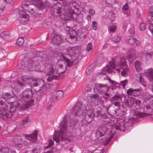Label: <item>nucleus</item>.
Masks as SVG:
<instances>
[{
  "label": "nucleus",
  "instance_id": "obj_1",
  "mask_svg": "<svg viewBox=\"0 0 153 153\" xmlns=\"http://www.w3.org/2000/svg\"><path fill=\"white\" fill-rule=\"evenodd\" d=\"M80 48L78 46L68 48L67 54H61L64 60H59L56 65H53L48 73V75H51L55 73H57L58 70L62 69V71L60 72H64L66 70L67 65L71 66L74 61L78 58L80 55Z\"/></svg>",
  "mask_w": 153,
  "mask_h": 153
},
{
  "label": "nucleus",
  "instance_id": "obj_2",
  "mask_svg": "<svg viewBox=\"0 0 153 153\" xmlns=\"http://www.w3.org/2000/svg\"><path fill=\"white\" fill-rule=\"evenodd\" d=\"M3 98L8 103L7 104L4 101H0V108L2 111V117L6 120L12 117L19 106V104L17 102H13L12 101L14 98L8 93H6L3 94Z\"/></svg>",
  "mask_w": 153,
  "mask_h": 153
},
{
  "label": "nucleus",
  "instance_id": "obj_3",
  "mask_svg": "<svg viewBox=\"0 0 153 153\" xmlns=\"http://www.w3.org/2000/svg\"><path fill=\"white\" fill-rule=\"evenodd\" d=\"M75 3L70 4L69 7H66L65 10L61 9V4L58 3L53 7V15L59 16L64 20H69L76 19L78 15L75 13Z\"/></svg>",
  "mask_w": 153,
  "mask_h": 153
},
{
  "label": "nucleus",
  "instance_id": "obj_4",
  "mask_svg": "<svg viewBox=\"0 0 153 153\" xmlns=\"http://www.w3.org/2000/svg\"><path fill=\"white\" fill-rule=\"evenodd\" d=\"M114 69L117 72H120L122 70L121 75L126 76L127 74L128 70V66L124 57L122 56L120 57L119 62L115 64L113 62H111L104 68L101 74H105L107 72L110 73Z\"/></svg>",
  "mask_w": 153,
  "mask_h": 153
},
{
  "label": "nucleus",
  "instance_id": "obj_5",
  "mask_svg": "<svg viewBox=\"0 0 153 153\" xmlns=\"http://www.w3.org/2000/svg\"><path fill=\"white\" fill-rule=\"evenodd\" d=\"M73 114L79 116L84 113H86L85 117L86 122L89 123L92 120L94 115V110L91 106H85L80 103H77L73 108L72 111Z\"/></svg>",
  "mask_w": 153,
  "mask_h": 153
},
{
  "label": "nucleus",
  "instance_id": "obj_6",
  "mask_svg": "<svg viewBox=\"0 0 153 153\" xmlns=\"http://www.w3.org/2000/svg\"><path fill=\"white\" fill-rule=\"evenodd\" d=\"M68 118L65 117L60 124V132L58 135L55 131L53 136V139L57 143L59 142L61 140H65L67 137V134L66 132L67 126L71 127L76 123L75 122L72 121L71 122L67 123Z\"/></svg>",
  "mask_w": 153,
  "mask_h": 153
},
{
  "label": "nucleus",
  "instance_id": "obj_7",
  "mask_svg": "<svg viewBox=\"0 0 153 153\" xmlns=\"http://www.w3.org/2000/svg\"><path fill=\"white\" fill-rule=\"evenodd\" d=\"M29 1L31 2L33 4L29 5L27 4L24 6V8L25 10L30 13L33 16H37L36 13L33 11L35 7L41 10H42L45 7V5L40 1L29 0Z\"/></svg>",
  "mask_w": 153,
  "mask_h": 153
},
{
  "label": "nucleus",
  "instance_id": "obj_8",
  "mask_svg": "<svg viewBox=\"0 0 153 153\" xmlns=\"http://www.w3.org/2000/svg\"><path fill=\"white\" fill-rule=\"evenodd\" d=\"M119 123V121H117L116 118H112L110 121L108 122V123L109 125L113 127V128H112L111 131L110 132V135H109V136L104 141L103 143L104 145H105L108 143L113 137L115 132L116 128H117L115 126H117L119 128V127L120 126V125H118Z\"/></svg>",
  "mask_w": 153,
  "mask_h": 153
},
{
  "label": "nucleus",
  "instance_id": "obj_9",
  "mask_svg": "<svg viewBox=\"0 0 153 153\" xmlns=\"http://www.w3.org/2000/svg\"><path fill=\"white\" fill-rule=\"evenodd\" d=\"M32 94L31 91H24L22 93V97L21 101H23V104L25 106L26 108L30 106L33 102V100H31L27 101L28 99Z\"/></svg>",
  "mask_w": 153,
  "mask_h": 153
},
{
  "label": "nucleus",
  "instance_id": "obj_10",
  "mask_svg": "<svg viewBox=\"0 0 153 153\" xmlns=\"http://www.w3.org/2000/svg\"><path fill=\"white\" fill-rule=\"evenodd\" d=\"M22 138L19 135H18L14 137V141L15 144L19 148H21L22 146H24L25 145L27 144V143L26 142H23L22 140Z\"/></svg>",
  "mask_w": 153,
  "mask_h": 153
},
{
  "label": "nucleus",
  "instance_id": "obj_11",
  "mask_svg": "<svg viewBox=\"0 0 153 153\" xmlns=\"http://www.w3.org/2000/svg\"><path fill=\"white\" fill-rule=\"evenodd\" d=\"M141 90L140 89H133L130 88L127 90V93L129 95H132L135 97H137L140 95Z\"/></svg>",
  "mask_w": 153,
  "mask_h": 153
},
{
  "label": "nucleus",
  "instance_id": "obj_12",
  "mask_svg": "<svg viewBox=\"0 0 153 153\" xmlns=\"http://www.w3.org/2000/svg\"><path fill=\"white\" fill-rule=\"evenodd\" d=\"M28 81L29 82H31V84L32 85L34 86H39V87H40L43 86L44 85V82L41 79H29Z\"/></svg>",
  "mask_w": 153,
  "mask_h": 153
},
{
  "label": "nucleus",
  "instance_id": "obj_13",
  "mask_svg": "<svg viewBox=\"0 0 153 153\" xmlns=\"http://www.w3.org/2000/svg\"><path fill=\"white\" fill-rule=\"evenodd\" d=\"M63 92L61 91L54 92L52 96L53 100L54 101H57L61 98L63 96Z\"/></svg>",
  "mask_w": 153,
  "mask_h": 153
},
{
  "label": "nucleus",
  "instance_id": "obj_14",
  "mask_svg": "<svg viewBox=\"0 0 153 153\" xmlns=\"http://www.w3.org/2000/svg\"><path fill=\"white\" fill-rule=\"evenodd\" d=\"M19 16L21 18L22 21L23 22H27L29 19V16L26 12L23 10H20L19 13Z\"/></svg>",
  "mask_w": 153,
  "mask_h": 153
},
{
  "label": "nucleus",
  "instance_id": "obj_15",
  "mask_svg": "<svg viewBox=\"0 0 153 153\" xmlns=\"http://www.w3.org/2000/svg\"><path fill=\"white\" fill-rule=\"evenodd\" d=\"M78 36V34L74 30H71L70 31L68 34V36L69 38V40L68 41L69 42H72L71 40H73V41H76Z\"/></svg>",
  "mask_w": 153,
  "mask_h": 153
},
{
  "label": "nucleus",
  "instance_id": "obj_16",
  "mask_svg": "<svg viewBox=\"0 0 153 153\" xmlns=\"http://www.w3.org/2000/svg\"><path fill=\"white\" fill-rule=\"evenodd\" d=\"M62 39L61 36L58 35H55L52 39V43L56 45L61 44L62 42Z\"/></svg>",
  "mask_w": 153,
  "mask_h": 153
},
{
  "label": "nucleus",
  "instance_id": "obj_17",
  "mask_svg": "<svg viewBox=\"0 0 153 153\" xmlns=\"http://www.w3.org/2000/svg\"><path fill=\"white\" fill-rule=\"evenodd\" d=\"M25 137L26 139L28 140L31 142H34L35 141L36 139L37 133L36 132H34L32 134L25 135Z\"/></svg>",
  "mask_w": 153,
  "mask_h": 153
},
{
  "label": "nucleus",
  "instance_id": "obj_18",
  "mask_svg": "<svg viewBox=\"0 0 153 153\" xmlns=\"http://www.w3.org/2000/svg\"><path fill=\"white\" fill-rule=\"evenodd\" d=\"M125 102L127 105L131 106L134 102V99L132 97H126L125 99Z\"/></svg>",
  "mask_w": 153,
  "mask_h": 153
},
{
  "label": "nucleus",
  "instance_id": "obj_19",
  "mask_svg": "<svg viewBox=\"0 0 153 153\" xmlns=\"http://www.w3.org/2000/svg\"><path fill=\"white\" fill-rule=\"evenodd\" d=\"M149 15L151 18L149 20V23L150 25L149 26V29L153 36V10L150 11L149 13Z\"/></svg>",
  "mask_w": 153,
  "mask_h": 153
},
{
  "label": "nucleus",
  "instance_id": "obj_20",
  "mask_svg": "<svg viewBox=\"0 0 153 153\" xmlns=\"http://www.w3.org/2000/svg\"><path fill=\"white\" fill-rule=\"evenodd\" d=\"M144 74L149 76V79L150 81H153V69H147L144 73Z\"/></svg>",
  "mask_w": 153,
  "mask_h": 153
},
{
  "label": "nucleus",
  "instance_id": "obj_21",
  "mask_svg": "<svg viewBox=\"0 0 153 153\" xmlns=\"http://www.w3.org/2000/svg\"><path fill=\"white\" fill-rule=\"evenodd\" d=\"M108 89V87L106 85L100 84L98 86V90L102 92H105L107 91Z\"/></svg>",
  "mask_w": 153,
  "mask_h": 153
},
{
  "label": "nucleus",
  "instance_id": "obj_22",
  "mask_svg": "<svg viewBox=\"0 0 153 153\" xmlns=\"http://www.w3.org/2000/svg\"><path fill=\"white\" fill-rule=\"evenodd\" d=\"M0 35L1 37L4 40H7L10 38V34L7 32H1Z\"/></svg>",
  "mask_w": 153,
  "mask_h": 153
},
{
  "label": "nucleus",
  "instance_id": "obj_23",
  "mask_svg": "<svg viewBox=\"0 0 153 153\" xmlns=\"http://www.w3.org/2000/svg\"><path fill=\"white\" fill-rule=\"evenodd\" d=\"M135 39L130 36H127L126 38V41L131 45H133L134 43Z\"/></svg>",
  "mask_w": 153,
  "mask_h": 153
},
{
  "label": "nucleus",
  "instance_id": "obj_24",
  "mask_svg": "<svg viewBox=\"0 0 153 153\" xmlns=\"http://www.w3.org/2000/svg\"><path fill=\"white\" fill-rule=\"evenodd\" d=\"M134 67L137 71L138 72L140 71L142 69L140 63L138 61H137L135 62Z\"/></svg>",
  "mask_w": 153,
  "mask_h": 153
},
{
  "label": "nucleus",
  "instance_id": "obj_25",
  "mask_svg": "<svg viewBox=\"0 0 153 153\" xmlns=\"http://www.w3.org/2000/svg\"><path fill=\"white\" fill-rule=\"evenodd\" d=\"M108 80L110 83L112 85L111 87L112 89H114L116 87H118L119 86L120 84L117 82L113 81L110 79H109Z\"/></svg>",
  "mask_w": 153,
  "mask_h": 153
},
{
  "label": "nucleus",
  "instance_id": "obj_26",
  "mask_svg": "<svg viewBox=\"0 0 153 153\" xmlns=\"http://www.w3.org/2000/svg\"><path fill=\"white\" fill-rule=\"evenodd\" d=\"M139 81L144 86H146L147 85V84L145 80L142 77L141 75H140Z\"/></svg>",
  "mask_w": 153,
  "mask_h": 153
},
{
  "label": "nucleus",
  "instance_id": "obj_27",
  "mask_svg": "<svg viewBox=\"0 0 153 153\" xmlns=\"http://www.w3.org/2000/svg\"><path fill=\"white\" fill-rule=\"evenodd\" d=\"M24 40L22 38H19L17 41V44L19 46L22 45L24 43Z\"/></svg>",
  "mask_w": 153,
  "mask_h": 153
},
{
  "label": "nucleus",
  "instance_id": "obj_28",
  "mask_svg": "<svg viewBox=\"0 0 153 153\" xmlns=\"http://www.w3.org/2000/svg\"><path fill=\"white\" fill-rule=\"evenodd\" d=\"M117 29V26L114 25L111 26L108 28V30L109 32L114 33L115 32Z\"/></svg>",
  "mask_w": 153,
  "mask_h": 153
},
{
  "label": "nucleus",
  "instance_id": "obj_29",
  "mask_svg": "<svg viewBox=\"0 0 153 153\" xmlns=\"http://www.w3.org/2000/svg\"><path fill=\"white\" fill-rule=\"evenodd\" d=\"M101 129H100V130L98 129H97L96 132V136L97 137H100L104 135V134L102 133V132L101 131Z\"/></svg>",
  "mask_w": 153,
  "mask_h": 153
},
{
  "label": "nucleus",
  "instance_id": "obj_30",
  "mask_svg": "<svg viewBox=\"0 0 153 153\" xmlns=\"http://www.w3.org/2000/svg\"><path fill=\"white\" fill-rule=\"evenodd\" d=\"M148 114L145 113L143 112H138L136 114V116L140 117H143L146 116L148 115Z\"/></svg>",
  "mask_w": 153,
  "mask_h": 153
},
{
  "label": "nucleus",
  "instance_id": "obj_31",
  "mask_svg": "<svg viewBox=\"0 0 153 153\" xmlns=\"http://www.w3.org/2000/svg\"><path fill=\"white\" fill-rule=\"evenodd\" d=\"M98 129L99 130H100V129H101V130L100 131H101L102 132V133H103L104 134L106 131L107 128L106 126H102L99 128Z\"/></svg>",
  "mask_w": 153,
  "mask_h": 153
},
{
  "label": "nucleus",
  "instance_id": "obj_32",
  "mask_svg": "<svg viewBox=\"0 0 153 153\" xmlns=\"http://www.w3.org/2000/svg\"><path fill=\"white\" fill-rule=\"evenodd\" d=\"M92 28L93 29L96 30L97 29V25L96 21H93L92 23Z\"/></svg>",
  "mask_w": 153,
  "mask_h": 153
},
{
  "label": "nucleus",
  "instance_id": "obj_33",
  "mask_svg": "<svg viewBox=\"0 0 153 153\" xmlns=\"http://www.w3.org/2000/svg\"><path fill=\"white\" fill-rule=\"evenodd\" d=\"M139 29L141 30H144L145 28V24L144 23H140L139 25Z\"/></svg>",
  "mask_w": 153,
  "mask_h": 153
},
{
  "label": "nucleus",
  "instance_id": "obj_34",
  "mask_svg": "<svg viewBox=\"0 0 153 153\" xmlns=\"http://www.w3.org/2000/svg\"><path fill=\"white\" fill-rule=\"evenodd\" d=\"M92 45L91 43H89L87 45L86 49L88 51L92 52L93 51Z\"/></svg>",
  "mask_w": 153,
  "mask_h": 153
},
{
  "label": "nucleus",
  "instance_id": "obj_35",
  "mask_svg": "<svg viewBox=\"0 0 153 153\" xmlns=\"http://www.w3.org/2000/svg\"><path fill=\"white\" fill-rule=\"evenodd\" d=\"M54 142L53 140H49V144L47 146H46L45 147V149H48L49 148L51 147L52 146Z\"/></svg>",
  "mask_w": 153,
  "mask_h": 153
},
{
  "label": "nucleus",
  "instance_id": "obj_36",
  "mask_svg": "<svg viewBox=\"0 0 153 153\" xmlns=\"http://www.w3.org/2000/svg\"><path fill=\"white\" fill-rule=\"evenodd\" d=\"M28 68L29 69V70L30 71L36 70V71H39V70L38 69V68H37V66L35 65L32 66L31 67L29 65Z\"/></svg>",
  "mask_w": 153,
  "mask_h": 153
},
{
  "label": "nucleus",
  "instance_id": "obj_37",
  "mask_svg": "<svg viewBox=\"0 0 153 153\" xmlns=\"http://www.w3.org/2000/svg\"><path fill=\"white\" fill-rule=\"evenodd\" d=\"M121 39V37L119 36H114L113 39L114 41L115 42H119L120 41Z\"/></svg>",
  "mask_w": 153,
  "mask_h": 153
},
{
  "label": "nucleus",
  "instance_id": "obj_38",
  "mask_svg": "<svg viewBox=\"0 0 153 153\" xmlns=\"http://www.w3.org/2000/svg\"><path fill=\"white\" fill-rule=\"evenodd\" d=\"M58 76H49L47 78V80L48 82H51L53 79H57Z\"/></svg>",
  "mask_w": 153,
  "mask_h": 153
},
{
  "label": "nucleus",
  "instance_id": "obj_39",
  "mask_svg": "<svg viewBox=\"0 0 153 153\" xmlns=\"http://www.w3.org/2000/svg\"><path fill=\"white\" fill-rule=\"evenodd\" d=\"M133 54L131 53H127V58L128 60H129L130 59H131L132 58H133Z\"/></svg>",
  "mask_w": 153,
  "mask_h": 153
},
{
  "label": "nucleus",
  "instance_id": "obj_40",
  "mask_svg": "<svg viewBox=\"0 0 153 153\" xmlns=\"http://www.w3.org/2000/svg\"><path fill=\"white\" fill-rule=\"evenodd\" d=\"M128 83V81L127 80H125L124 81H122L121 82V85L123 86L124 88H125V85Z\"/></svg>",
  "mask_w": 153,
  "mask_h": 153
},
{
  "label": "nucleus",
  "instance_id": "obj_41",
  "mask_svg": "<svg viewBox=\"0 0 153 153\" xmlns=\"http://www.w3.org/2000/svg\"><path fill=\"white\" fill-rule=\"evenodd\" d=\"M99 97V95L97 94H95L94 95H92L90 97L91 99H97Z\"/></svg>",
  "mask_w": 153,
  "mask_h": 153
},
{
  "label": "nucleus",
  "instance_id": "obj_42",
  "mask_svg": "<svg viewBox=\"0 0 153 153\" xmlns=\"http://www.w3.org/2000/svg\"><path fill=\"white\" fill-rule=\"evenodd\" d=\"M89 13L90 15L93 16L95 13V11L93 9H90L89 10Z\"/></svg>",
  "mask_w": 153,
  "mask_h": 153
},
{
  "label": "nucleus",
  "instance_id": "obj_43",
  "mask_svg": "<svg viewBox=\"0 0 153 153\" xmlns=\"http://www.w3.org/2000/svg\"><path fill=\"white\" fill-rule=\"evenodd\" d=\"M129 31L131 34H133L134 33L135 31L134 28L133 27L131 26L129 30Z\"/></svg>",
  "mask_w": 153,
  "mask_h": 153
},
{
  "label": "nucleus",
  "instance_id": "obj_44",
  "mask_svg": "<svg viewBox=\"0 0 153 153\" xmlns=\"http://www.w3.org/2000/svg\"><path fill=\"white\" fill-rule=\"evenodd\" d=\"M152 53L150 52H146L145 53L146 58H150L152 55Z\"/></svg>",
  "mask_w": 153,
  "mask_h": 153
},
{
  "label": "nucleus",
  "instance_id": "obj_45",
  "mask_svg": "<svg viewBox=\"0 0 153 153\" xmlns=\"http://www.w3.org/2000/svg\"><path fill=\"white\" fill-rule=\"evenodd\" d=\"M28 117H27L25 118L22 121V125H24L28 121Z\"/></svg>",
  "mask_w": 153,
  "mask_h": 153
},
{
  "label": "nucleus",
  "instance_id": "obj_46",
  "mask_svg": "<svg viewBox=\"0 0 153 153\" xmlns=\"http://www.w3.org/2000/svg\"><path fill=\"white\" fill-rule=\"evenodd\" d=\"M129 25V24L128 22H124L123 24V29L124 30H126L127 29V27Z\"/></svg>",
  "mask_w": 153,
  "mask_h": 153
},
{
  "label": "nucleus",
  "instance_id": "obj_47",
  "mask_svg": "<svg viewBox=\"0 0 153 153\" xmlns=\"http://www.w3.org/2000/svg\"><path fill=\"white\" fill-rule=\"evenodd\" d=\"M86 73L87 74L89 75L91 73V71L90 68H88L86 70Z\"/></svg>",
  "mask_w": 153,
  "mask_h": 153
},
{
  "label": "nucleus",
  "instance_id": "obj_48",
  "mask_svg": "<svg viewBox=\"0 0 153 153\" xmlns=\"http://www.w3.org/2000/svg\"><path fill=\"white\" fill-rule=\"evenodd\" d=\"M134 43L136 44V45L137 46H139L140 45V42L135 39L134 40Z\"/></svg>",
  "mask_w": 153,
  "mask_h": 153
},
{
  "label": "nucleus",
  "instance_id": "obj_49",
  "mask_svg": "<svg viewBox=\"0 0 153 153\" xmlns=\"http://www.w3.org/2000/svg\"><path fill=\"white\" fill-rule=\"evenodd\" d=\"M134 102L135 104L138 105H140V104L141 102L140 101L138 100H135L134 99Z\"/></svg>",
  "mask_w": 153,
  "mask_h": 153
},
{
  "label": "nucleus",
  "instance_id": "obj_50",
  "mask_svg": "<svg viewBox=\"0 0 153 153\" xmlns=\"http://www.w3.org/2000/svg\"><path fill=\"white\" fill-rule=\"evenodd\" d=\"M128 9V5L127 4H125L123 7V9L125 10H126Z\"/></svg>",
  "mask_w": 153,
  "mask_h": 153
},
{
  "label": "nucleus",
  "instance_id": "obj_51",
  "mask_svg": "<svg viewBox=\"0 0 153 153\" xmlns=\"http://www.w3.org/2000/svg\"><path fill=\"white\" fill-rule=\"evenodd\" d=\"M39 151L36 149L33 150V153H39Z\"/></svg>",
  "mask_w": 153,
  "mask_h": 153
},
{
  "label": "nucleus",
  "instance_id": "obj_52",
  "mask_svg": "<svg viewBox=\"0 0 153 153\" xmlns=\"http://www.w3.org/2000/svg\"><path fill=\"white\" fill-rule=\"evenodd\" d=\"M4 9V6H0V13H1Z\"/></svg>",
  "mask_w": 153,
  "mask_h": 153
},
{
  "label": "nucleus",
  "instance_id": "obj_53",
  "mask_svg": "<svg viewBox=\"0 0 153 153\" xmlns=\"http://www.w3.org/2000/svg\"><path fill=\"white\" fill-rule=\"evenodd\" d=\"M114 105L116 106H119V103L118 102H116L114 103Z\"/></svg>",
  "mask_w": 153,
  "mask_h": 153
},
{
  "label": "nucleus",
  "instance_id": "obj_54",
  "mask_svg": "<svg viewBox=\"0 0 153 153\" xmlns=\"http://www.w3.org/2000/svg\"><path fill=\"white\" fill-rule=\"evenodd\" d=\"M90 15H88L87 17V19L88 20H90L91 19V17Z\"/></svg>",
  "mask_w": 153,
  "mask_h": 153
},
{
  "label": "nucleus",
  "instance_id": "obj_55",
  "mask_svg": "<svg viewBox=\"0 0 153 153\" xmlns=\"http://www.w3.org/2000/svg\"><path fill=\"white\" fill-rule=\"evenodd\" d=\"M119 99H120V98L119 97H114L112 99V100H116V99H117V100H118Z\"/></svg>",
  "mask_w": 153,
  "mask_h": 153
},
{
  "label": "nucleus",
  "instance_id": "obj_56",
  "mask_svg": "<svg viewBox=\"0 0 153 153\" xmlns=\"http://www.w3.org/2000/svg\"><path fill=\"white\" fill-rule=\"evenodd\" d=\"M69 27H67L66 28V30L67 31L68 30H70V29H69Z\"/></svg>",
  "mask_w": 153,
  "mask_h": 153
},
{
  "label": "nucleus",
  "instance_id": "obj_57",
  "mask_svg": "<svg viewBox=\"0 0 153 153\" xmlns=\"http://www.w3.org/2000/svg\"><path fill=\"white\" fill-rule=\"evenodd\" d=\"M44 153H53L52 152L49 151V152H45Z\"/></svg>",
  "mask_w": 153,
  "mask_h": 153
},
{
  "label": "nucleus",
  "instance_id": "obj_58",
  "mask_svg": "<svg viewBox=\"0 0 153 153\" xmlns=\"http://www.w3.org/2000/svg\"><path fill=\"white\" fill-rule=\"evenodd\" d=\"M51 107V105H50L47 107V108L48 109H49V108H50Z\"/></svg>",
  "mask_w": 153,
  "mask_h": 153
},
{
  "label": "nucleus",
  "instance_id": "obj_59",
  "mask_svg": "<svg viewBox=\"0 0 153 153\" xmlns=\"http://www.w3.org/2000/svg\"><path fill=\"white\" fill-rule=\"evenodd\" d=\"M1 113L2 114V111H1V109H0V114H1Z\"/></svg>",
  "mask_w": 153,
  "mask_h": 153
},
{
  "label": "nucleus",
  "instance_id": "obj_60",
  "mask_svg": "<svg viewBox=\"0 0 153 153\" xmlns=\"http://www.w3.org/2000/svg\"><path fill=\"white\" fill-rule=\"evenodd\" d=\"M105 95H108V96H109V94H105Z\"/></svg>",
  "mask_w": 153,
  "mask_h": 153
},
{
  "label": "nucleus",
  "instance_id": "obj_61",
  "mask_svg": "<svg viewBox=\"0 0 153 153\" xmlns=\"http://www.w3.org/2000/svg\"><path fill=\"white\" fill-rule=\"evenodd\" d=\"M27 80H28L27 79V81H26V82H27V83H28V82H27Z\"/></svg>",
  "mask_w": 153,
  "mask_h": 153
}]
</instances>
